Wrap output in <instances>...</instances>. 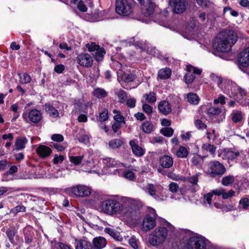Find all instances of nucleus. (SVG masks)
<instances>
[{"mask_svg":"<svg viewBox=\"0 0 249 249\" xmlns=\"http://www.w3.org/2000/svg\"><path fill=\"white\" fill-rule=\"evenodd\" d=\"M124 201L131 205L134 204V200L130 198H125ZM100 211L109 215H123L126 218H131L137 213L136 211L132 206L127 209L116 198L110 197L100 201Z\"/></svg>","mask_w":249,"mask_h":249,"instance_id":"obj_1","label":"nucleus"},{"mask_svg":"<svg viewBox=\"0 0 249 249\" xmlns=\"http://www.w3.org/2000/svg\"><path fill=\"white\" fill-rule=\"evenodd\" d=\"M236 34L232 30H226L219 33L215 40L213 46L221 52H230L237 40Z\"/></svg>","mask_w":249,"mask_h":249,"instance_id":"obj_2","label":"nucleus"},{"mask_svg":"<svg viewBox=\"0 0 249 249\" xmlns=\"http://www.w3.org/2000/svg\"><path fill=\"white\" fill-rule=\"evenodd\" d=\"M167 228L158 227L152 232L149 236V243L154 246H159L163 243L167 238L168 232H174V227L170 223H167Z\"/></svg>","mask_w":249,"mask_h":249,"instance_id":"obj_3","label":"nucleus"},{"mask_svg":"<svg viewBox=\"0 0 249 249\" xmlns=\"http://www.w3.org/2000/svg\"><path fill=\"white\" fill-rule=\"evenodd\" d=\"M135 5V2L132 0H116L115 11L120 16L130 15Z\"/></svg>","mask_w":249,"mask_h":249,"instance_id":"obj_4","label":"nucleus"},{"mask_svg":"<svg viewBox=\"0 0 249 249\" xmlns=\"http://www.w3.org/2000/svg\"><path fill=\"white\" fill-rule=\"evenodd\" d=\"M226 171L223 164L217 160L211 161L209 164L207 173L212 178H220Z\"/></svg>","mask_w":249,"mask_h":249,"instance_id":"obj_5","label":"nucleus"},{"mask_svg":"<svg viewBox=\"0 0 249 249\" xmlns=\"http://www.w3.org/2000/svg\"><path fill=\"white\" fill-rule=\"evenodd\" d=\"M157 214L153 208L148 209V213L146 214L142 221V229L145 231H148L155 227Z\"/></svg>","mask_w":249,"mask_h":249,"instance_id":"obj_6","label":"nucleus"},{"mask_svg":"<svg viewBox=\"0 0 249 249\" xmlns=\"http://www.w3.org/2000/svg\"><path fill=\"white\" fill-rule=\"evenodd\" d=\"M65 192L69 195L72 194L76 196L82 197L90 195L91 192L90 188L89 187L82 184H78L66 188L65 190Z\"/></svg>","mask_w":249,"mask_h":249,"instance_id":"obj_7","label":"nucleus"},{"mask_svg":"<svg viewBox=\"0 0 249 249\" xmlns=\"http://www.w3.org/2000/svg\"><path fill=\"white\" fill-rule=\"evenodd\" d=\"M207 241L201 236L191 237L187 243V249H206Z\"/></svg>","mask_w":249,"mask_h":249,"instance_id":"obj_8","label":"nucleus"},{"mask_svg":"<svg viewBox=\"0 0 249 249\" xmlns=\"http://www.w3.org/2000/svg\"><path fill=\"white\" fill-rule=\"evenodd\" d=\"M207 114L214 121L220 123L225 119V111L219 107H212L207 110Z\"/></svg>","mask_w":249,"mask_h":249,"instance_id":"obj_9","label":"nucleus"},{"mask_svg":"<svg viewBox=\"0 0 249 249\" xmlns=\"http://www.w3.org/2000/svg\"><path fill=\"white\" fill-rule=\"evenodd\" d=\"M169 4L172 7L173 12L179 14L184 12L187 7V0H170Z\"/></svg>","mask_w":249,"mask_h":249,"instance_id":"obj_10","label":"nucleus"},{"mask_svg":"<svg viewBox=\"0 0 249 249\" xmlns=\"http://www.w3.org/2000/svg\"><path fill=\"white\" fill-rule=\"evenodd\" d=\"M5 233L9 241L13 246H16L23 242L22 238L17 234V231L15 229H7Z\"/></svg>","mask_w":249,"mask_h":249,"instance_id":"obj_11","label":"nucleus"},{"mask_svg":"<svg viewBox=\"0 0 249 249\" xmlns=\"http://www.w3.org/2000/svg\"><path fill=\"white\" fill-rule=\"evenodd\" d=\"M77 61L81 66L89 68L93 64V59L91 55L88 53L79 54L77 57Z\"/></svg>","mask_w":249,"mask_h":249,"instance_id":"obj_12","label":"nucleus"},{"mask_svg":"<svg viewBox=\"0 0 249 249\" xmlns=\"http://www.w3.org/2000/svg\"><path fill=\"white\" fill-rule=\"evenodd\" d=\"M238 65L240 68H246L249 65V47L241 52L238 58Z\"/></svg>","mask_w":249,"mask_h":249,"instance_id":"obj_13","label":"nucleus"},{"mask_svg":"<svg viewBox=\"0 0 249 249\" xmlns=\"http://www.w3.org/2000/svg\"><path fill=\"white\" fill-rule=\"evenodd\" d=\"M199 176V173H197L192 176L186 178L184 180L188 183L189 186V190L192 193L196 192L199 188L197 184Z\"/></svg>","mask_w":249,"mask_h":249,"instance_id":"obj_14","label":"nucleus"},{"mask_svg":"<svg viewBox=\"0 0 249 249\" xmlns=\"http://www.w3.org/2000/svg\"><path fill=\"white\" fill-rule=\"evenodd\" d=\"M136 45L140 48L142 50L146 52L147 53L155 56L157 54V50L155 47L150 46L147 42L142 41L136 43Z\"/></svg>","mask_w":249,"mask_h":249,"instance_id":"obj_15","label":"nucleus"},{"mask_svg":"<svg viewBox=\"0 0 249 249\" xmlns=\"http://www.w3.org/2000/svg\"><path fill=\"white\" fill-rule=\"evenodd\" d=\"M28 118L32 123L36 124L41 121L43 116L40 110L33 109L29 112Z\"/></svg>","mask_w":249,"mask_h":249,"instance_id":"obj_16","label":"nucleus"},{"mask_svg":"<svg viewBox=\"0 0 249 249\" xmlns=\"http://www.w3.org/2000/svg\"><path fill=\"white\" fill-rule=\"evenodd\" d=\"M75 249H92L91 244L88 239L85 237L75 240Z\"/></svg>","mask_w":249,"mask_h":249,"instance_id":"obj_17","label":"nucleus"},{"mask_svg":"<svg viewBox=\"0 0 249 249\" xmlns=\"http://www.w3.org/2000/svg\"><path fill=\"white\" fill-rule=\"evenodd\" d=\"M52 151L50 148L44 145H39L36 149V153L41 158H46L49 157Z\"/></svg>","mask_w":249,"mask_h":249,"instance_id":"obj_18","label":"nucleus"},{"mask_svg":"<svg viewBox=\"0 0 249 249\" xmlns=\"http://www.w3.org/2000/svg\"><path fill=\"white\" fill-rule=\"evenodd\" d=\"M107 244L106 240L102 237H96L92 240L91 248L92 249H102L106 247Z\"/></svg>","mask_w":249,"mask_h":249,"instance_id":"obj_19","label":"nucleus"},{"mask_svg":"<svg viewBox=\"0 0 249 249\" xmlns=\"http://www.w3.org/2000/svg\"><path fill=\"white\" fill-rule=\"evenodd\" d=\"M160 165L163 168H169L171 167L173 165V158L168 155L161 156L159 160Z\"/></svg>","mask_w":249,"mask_h":249,"instance_id":"obj_20","label":"nucleus"},{"mask_svg":"<svg viewBox=\"0 0 249 249\" xmlns=\"http://www.w3.org/2000/svg\"><path fill=\"white\" fill-rule=\"evenodd\" d=\"M133 154L137 157H142L144 154V150L142 147L137 144L134 140H131L129 142Z\"/></svg>","mask_w":249,"mask_h":249,"instance_id":"obj_21","label":"nucleus"},{"mask_svg":"<svg viewBox=\"0 0 249 249\" xmlns=\"http://www.w3.org/2000/svg\"><path fill=\"white\" fill-rule=\"evenodd\" d=\"M158 108L160 111L164 115L168 114L172 111L171 106L167 101L160 102L159 104Z\"/></svg>","mask_w":249,"mask_h":249,"instance_id":"obj_22","label":"nucleus"},{"mask_svg":"<svg viewBox=\"0 0 249 249\" xmlns=\"http://www.w3.org/2000/svg\"><path fill=\"white\" fill-rule=\"evenodd\" d=\"M155 9V4L151 1H149L148 3L142 8V12L145 17L151 15Z\"/></svg>","mask_w":249,"mask_h":249,"instance_id":"obj_23","label":"nucleus"},{"mask_svg":"<svg viewBox=\"0 0 249 249\" xmlns=\"http://www.w3.org/2000/svg\"><path fill=\"white\" fill-rule=\"evenodd\" d=\"M27 142L28 140L25 137H19L17 138L15 143V149L17 151H19L24 149Z\"/></svg>","mask_w":249,"mask_h":249,"instance_id":"obj_24","label":"nucleus"},{"mask_svg":"<svg viewBox=\"0 0 249 249\" xmlns=\"http://www.w3.org/2000/svg\"><path fill=\"white\" fill-rule=\"evenodd\" d=\"M44 108L46 112L51 116L56 118L59 117V112L54 107L50 104H45Z\"/></svg>","mask_w":249,"mask_h":249,"instance_id":"obj_25","label":"nucleus"},{"mask_svg":"<svg viewBox=\"0 0 249 249\" xmlns=\"http://www.w3.org/2000/svg\"><path fill=\"white\" fill-rule=\"evenodd\" d=\"M225 156L228 160H234L241 155H243V151L228 150L225 153Z\"/></svg>","mask_w":249,"mask_h":249,"instance_id":"obj_26","label":"nucleus"},{"mask_svg":"<svg viewBox=\"0 0 249 249\" xmlns=\"http://www.w3.org/2000/svg\"><path fill=\"white\" fill-rule=\"evenodd\" d=\"M231 118L234 123H240L243 118V114L240 111L234 110L231 113Z\"/></svg>","mask_w":249,"mask_h":249,"instance_id":"obj_27","label":"nucleus"},{"mask_svg":"<svg viewBox=\"0 0 249 249\" xmlns=\"http://www.w3.org/2000/svg\"><path fill=\"white\" fill-rule=\"evenodd\" d=\"M171 75V70L169 68H165L160 69L158 73V77L161 79H167Z\"/></svg>","mask_w":249,"mask_h":249,"instance_id":"obj_28","label":"nucleus"},{"mask_svg":"<svg viewBox=\"0 0 249 249\" xmlns=\"http://www.w3.org/2000/svg\"><path fill=\"white\" fill-rule=\"evenodd\" d=\"M135 78V75L132 73L124 72L118 76V79L121 80L128 83L133 81Z\"/></svg>","mask_w":249,"mask_h":249,"instance_id":"obj_29","label":"nucleus"},{"mask_svg":"<svg viewBox=\"0 0 249 249\" xmlns=\"http://www.w3.org/2000/svg\"><path fill=\"white\" fill-rule=\"evenodd\" d=\"M146 189L150 196L153 197L156 200L160 199V197L156 194V186L153 184H148L146 187Z\"/></svg>","mask_w":249,"mask_h":249,"instance_id":"obj_30","label":"nucleus"},{"mask_svg":"<svg viewBox=\"0 0 249 249\" xmlns=\"http://www.w3.org/2000/svg\"><path fill=\"white\" fill-rule=\"evenodd\" d=\"M142 129L143 132L150 134L154 130V126L151 122L146 121L142 123Z\"/></svg>","mask_w":249,"mask_h":249,"instance_id":"obj_31","label":"nucleus"},{"mask_svg":"<svg viewBox=\"0 0 249 249\" xmlns=\"http://www.w3.org/2000/svg\"><path fill=\"white\" fill-rule=\"evenodd\" d=\"M210 77L213 82L217 84L219 88L221 89L224 88V84L225 83L226 81H224L221 77L215 74L212 73L211 74Z\"/></svg>","mask_w":249,"mask_h":249,"instance_id":"obj_32","label":"nucleus"},{"mask_svg":"<svg viewBox=\"0 0 249 249\" xmlns=\"http://www.w3.org/2000/svg\"><path fill=\"white\" fill-rule=\"evenodd\" d=\"M93 94L99 99L105 98L107 95V92L103 89L97 88L94 89Z\"/></svg>","mask_w":249,"mask_h":249,"instance_id":"obj_33","label":"nucleus"},{"mask_svg":"<svg viewBox=\"0 0 249 249\" xmlns=\"http://www.w3.org/2000/svg\"><path fill=\"white\" fill-rule=\"evenodd\" d=\"M24 236L25 243L27 244H29L33 241L34 233L33 232H31L28 228H26L24 230Z\"/></svg>","mask_w":249,"mask_h":249,"instance_id":"obj_34","label":"nucleus"},{"mask_svg":"<svg viewBox=\"0 0 249 249\" xmlns=\"http://www.w3.org/2000/svg\"><path fill=\"white\" fill-rule=\"evenodd\" d=\"M187 101L191 104L197 105L199 103V98L195 93H189L187 95Z\"/></svg>","mask_w":249,"mask_h":249,"instance_id":"obj_35","label":"nucleus"},{"mask_svg":"<svg viewBox=\"0 0 249 249\" xmlns=\"http://www.w3.org/2000/svg\"><path fill=\"white\" fill-rule=\"evenodd\" d=\"M123 141L120 139H116L111 140L108 145L110 148L115 149L120 147L123 144Z\"/></svg>","mask_w":249,"mask_h":249,"instance_id":"obj_36","label":"nucleus"},{"mask_svg":"<svg viewBox=\"0 0 249 249\" xmlns=\"http://www.w3.org/2000/svg\"><path fill=\"white\" fill-rule=\"evenodd\" d=\"M84 156L83 155L81 156H69V160L71 163L73 164L74 165H79L82 161L84 160Z\"/></svg>","mask_w":249,"mask_h":249,"instance_id":"obj_37","label":"nucleus"},{"mask_svg":"<svg viewBox=\"0 0 249 249\" xmlns=\"http://www.w3.org/2000/svg\"><path fill=\"white\" fill-rule=\"evenodd\" d=\"M103 163L107 167H116L118 166V163L114 159L107 158L103 160Z\"/></svg>","mask_w":249,"mask_h":249,"instance_id":"obj_38","label":"nucleus"},{"mask_svg":"<svg viewBox=\"0 0 249 249\" xmlns=\"http://www.w3.org/2000/svg\"><path fill=\"white\" fill-rule=\"evenodd\" d=\"M188 152L187 149L182 146H180L176 152V155L179 158H185L187 157Z\"/></svg>","mask_w":249,"mask_h":249,"instance_id":"obj_39","label":"nucleus"},{"mask_svg":"<svg viewBox=\"0 0 249 249\" xmlns=\"http://www.w3.org/2000/svg\"><path fill=\"white\" fill-rule=\"evenodd\" d=\"M234 177L231 175L225 176L222 179V184L224 186H228L234 182Z\"/></svg>","mask_w":249,"mask_h":249,"instance_id":"obj_40","label":"nucleus"},{"mask_svg":"<svg viewBox=\"0 0 249 249\" xmlns=\"http://www.w3.org/2000/svg\"><path fill=\"white\" fill-rule=\"evenodd\" d=\"M116 94H117L120 103H124L126 100L127 95L126 92L123 89H120L116 92Z\"/></svg>","mask_w":249,"mask_h":249,"instance_id":"obj_41","label":"nucleus"},{"mask_svg":"<svg viewBox=\"0 0 249 249\" xmlns=\"http://www.w3.org/2000/svg\"><path fill=\"white\" fill-rule=\"evenodd\" d=\"M105 53L106 52L103 48L98 49L93 54V57L96 61H101Z\"/></svg>","mask_w":249,"mask_h":249,"instance_id":"obj_42","label":"nucleus"},{"mask_svg":"<svg viewBox=\"0 0 249 249\" xmlns=\"http://www.w3.org/2000/svg\"><path fill=\"white\" fill-rule=\"evenodd\" d=\"M196 76L192 72L187 71L184 76V80L186 84H190L193 82Z\"/></svg>","mask_w":249,"mask_h":249,"instance_id":"obj_43","label":"nucleus"},{"mask_svg":"<svg viewBox=\"0 0 249 249\" xmlns=\"http://www.w3.org/2000/svg\"><path fill=\"white\" fill-rule=\"evenodd\" d=\"M160 132L164 136L170 137L174 133V129L171 127H166L162 128Z\"/></svg>","mask_w":249,"mask_h":249,"instance_id":"obj_44","label":"nucleus"},{"mask_svg":"<svg viewBox=\"0 0 249 249\" xmlns=\"http://www.w3.org/2000/svg\"><path fill=\"white\" fill-rule=\"evenodd\" d=\"M18 75L19 76L20 82L22 84H28L31 81L30 75L27 73H23L22 75L19 74Z\"/></svg>","mask_w":249,"mask_h":249,"instance_id":"obj_45","label":"nucleus"},{"mask_svg":"<svg viewBox=\"0 0 249 249\" xmlns=\"http://www.w3.org/2000/svg\"><path fill=\"white\" fill-rule=\"evenodd\" d=\"M143 97L149 103H154L156 101V93L153 92H150L149 94H145Z\"/></svg>","mask_w":249,"mask_h":249,"instance_id":"obj_46","label":"nucleus"},{"mask_svg":"<svg viewBox=\"0 0 249 249\" xmlns=\"http://www.w3.org/2000/svg\"><path fill=\"white\" fill-rule=\"evenodd\" d=\"M51 146L55 148L57 151H62L64 150L67 146L66 144H61L60 143L52 142L51 144Z\"/></svg>","mask_w":249,"mask_h":249,"instance_id":"obj_47","label":"nucleus"},{"mask_svg":"<svg viewBox=\"0 0 249 249\" xmlns=\"http://www.w3.org/2000/svg\"><path fill=\"white\" fill-rule=\"evenodd\" d=\"M202 147L206 151L209 152L212 154H214L216 151V147L210 143H204Z\"/></svg>","mask_w":249,"mask_h":249,"instance_id":"obj_48","label":"nucleus"},{"mask_svg":"<svg viewBox=\"0 0 249 249\" xmlns=\"http://www.w3.org/2000/svg\"><path fill=\"white\" fill-rule=\"evenodd\" d=\"M113 113L116 114L114 116V119L116 121V123H125L124 117L121 115L119 111L114 110Z\"/></svg>","mask_w":249,"mask_h":249,"instance_id":"obj_49","label":"nucleus"},{"mask_svg":"<svg viewBox=\"0 0 249 249\" xmlns=\"http://www.w3.org/2000/svg\"><path fill=\"white\" fill-rule=\"evenodd\" d=\"M195 126L199 130H203L206 128V124L203 123L200 119H197L194 122Z\"/></svg>","mask_w":249,"mask_h":249,"instance_id":"obj_50","label":"nucleus"},{"mask_svg":"<svg viewBox=\"0 0 249 249\" xmlns=\"http://www.w3.org/2000/svg\"><path fill=\"white\" fill-rule=\"evenodd\" d=\"M239 206L240 207L243 209H247L249 207V199L248 198L241 199L239 201Z\"/></svg>","mask_w":249,"mask_h":249,"instance_id":"obj_51","label":"nucleus"},{"mask_svg":"<svg viewBox=\"0 0 249 249\" xmlns=\"http://www.w3.org/2000/svg\"><path fill=\"white\" fill-rule=\"evenodd\" d=\"M108 118V112L107 109H104V110L100 114L99 121L103 122L107 121Z\"/></svg>","mask_w":249,"mask_h":249,"instance_id":"obj_52","label":"nucleus"},{"mask_svg":"<svg viewBox=\"0 0 249 249\" xmlns=\"http://www.w3.org/2000/svg\"><path fill=\"white\" fill-rule=\"evenodd\" d=\"M202 158L199 155H194L191 160V162L195 166L200 165V163L202 161Z\"/></svg>","mask_w":249,"mask_h":249,"instance_id":"obj_53","label":"nucleus"},{"mask_svg":"<svg viewBox=\"0 0 249 249\" xmlns=\"http://www.w3.org/2000/svg\"><path fill=\"white\" fill-rule=\"evenodd\" d=\"M26 211V208L22 205H18L12 208L10 212L13 213H17L19 212H24Z\"/></svg>","mask_w":249,"mask_h":249,"instance_id":"obj_54","label":"nucleus"},{"mask_svg":"<svg viewBox=\"0 0 249 249\" xmlns=\"http://www.w3.org/2000/svg\"><path fill=\"white\" fill-rule=\"evenodd\" d=\"M196 2L198 5L202 8H207L210 5L209 0H196Z\"/></svg>","mask_w":249,"mask_h":249,"instance_id":"obj_55","label":"nucleus"},{"mask_svg":"<svg viewBox=\"0 0 249 249\" xmlns=\"http://www.w3.org/2000/svg\"><path fill=\"white\" fill-rule=\"evenodd\" d=\"M187 71H191L193 74L199 75L202 72V70L193 67L192 65H188L186 67Z\"/></svg>","mask_w":249,"mask_h":249,"instance_id":"obj_56","label":"nucleus"},{"mask_svg":"<svg viewBox=\"0 0 249 249\" xmlns=\"http://www.w3.org/2000/svg\"><path fill=\"white\" fill-rule=\"evenodd\" d=\"M124 176L125 178L131 180L134 178L135 175L133 171L129 170H126L124 172Z\"/></svg>","mask_w":249,"mask_h":249,"instance_id":"obj_57","label":"nucleus"},{"mask_svg":"<svg viewBox=\"0 0 249 249\" xmlns=\"http://www.w3.org/2000/svg\"><path fill=\"white\" fill-rule=\"evenodd\" d=\"M51 139L55 142H60L64 140L63 136L61 134H55L52 136Z\"/></svg>","mask_w":249,"mask_h":249,"instance_id":"obj_58","label":"nucleus"},{"mask_svg":"<svg viewBox=\"0 0 249 249\" xmlns=\"http://www.w3.org/2000/svg\"><path fill=\"white\" fill-rule=\"evenodd\" d=\"M225 98L223 95L221 94L217 98L214 99L213 103L215 105L220 104L223 105L226 103Z\"/></svg>","mask_w":249,"mask_h":249,"instance_id":"obj_59","label":"nucleus"},{"mask_svg":"<svg viewBox=\"0 0 249 249\" xmlns=\"http://www.w3.org/2000/svg\"><path fill=\"white\" fill-rule=\"evenodd\" d=\"M129 244L131 247H132L134 249H138V240L134 237H132L131 238L129 239L128 241Z\"/></svg>","mask_w":249,"mask_h":249,"instance_id":"obj_60","label":"nucleus"},{"mask_svg":"<svg viewBox=\"0 0 249 249\" xmlns=\"http://www.w3.org/2000/svg\"><path fill=\"white\" fill-rule=\"evenodd\" d=\"M64 157L62 155H58L55 154L54 156V158L53 160V162L54 164H56L62 162L64 160Z\"/></svg>","mask_w":249,"mask_h":249,"instance_id":"obj_61","label":"nucleus"},{"mask_svg":"<svg viewBox=\"0 0 249 249\" xmlns=\"http://www.w3.org/2000/svg\"><path fill=\"white\" fill-rule=\"evenodd\" d=\"M169 190L174 193L178 191L179 189V186L178 184L175 182H171L169 185Z\"/></svg>","mask_w":249,"mask_h":249,"instance_id":"obj_62","label":"nucleus"},{"mask_svg":"<svg viewBox=\"0 0 249 249\" xmlns=\"http://www.w3.org/2000/svg\"><path fill=\"white\" fill-rule=\"evenodd\" d=\"M143 111L147 115H150L152 112V107L149 105L144 104L142 106Z\"/></svg>","mask_w":249,"mask_h":249,"instance_id":"obj_63","label":"nucleus"},{"mask_svg":"<svg viewBox=\"0 0 249 249\" xmlns=\"http://www.w3.org/2000/svg\"><path fill=\"white\" fill-rule=\"evenodd\" d=\"M105 231L106 233L109 234L110 236L114 238L117 239L118 237V233L115 232L114 230L110 228H106Z\"/></svg>","mask_w":249,"mask_h":249,"instance_id":"obj_64","label":"nucleus"}]
</instances>
